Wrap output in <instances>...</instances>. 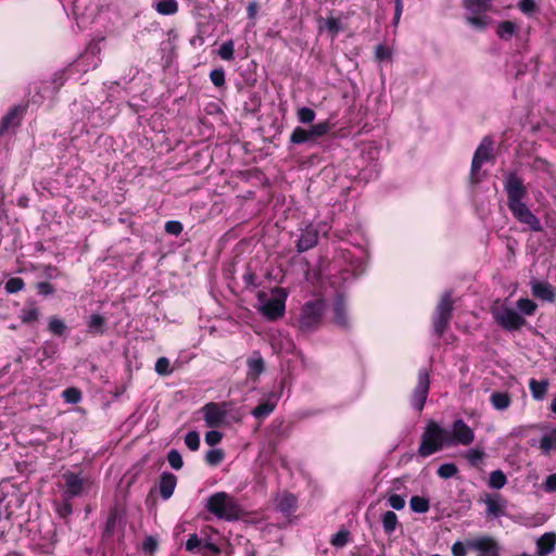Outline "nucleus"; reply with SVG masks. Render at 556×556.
I'll return each instance as SVG.
<instances>
[{"mask_svg": "<svg viewBox=\"0 0 556 556\" xmlns=\"http://www.w3.org/2000/svg\"><path fill=\"white\" fill-rule=\"evenodd\" d=\"M504 190L507 194V206L514 217L519 223L527 225L532 231H542L543 228L540 219L523 202L527 195V188L516 173L511 172L505 176Z\"/></svg>", "mask_w": 556, "mask_h": 556, "instance_id": "f257e3e1", "label": "nucleus"}, {"mask_svg": "<svg viewBox=\"0 0 556 556\" xmlns=\"http://www.w3.org/2000/svg\"><path fill=\"white\" fill-rule=\"evenodd\" d=\"M206 509L219 519L228 521L238 520L242 516V509L233 496L226 492L212 494L206 502Z\"/></svg>", "mask_w": 556, "mask_h": 556, "instance_id": "f03ea898", "label": "nucleus"}, {"mask_svg": "<svg viewBox=\"0 0 556 556\" xmlns=\"http://www.w3.org/2000/svg\"><path fill=\"white\" fill-rule=\"evenodd\" d=\"M447 446V431L438 422L431 420L421 435L418 455L422 458L428 457Z\"/></svg>", "mask_w": 556, "mask_h": 556, "instance_id": "7ed1b4c3", "label": "nucleus"}, {"mask_svg": "<svg viewBox=\"0 0 556 556\" xmlns=\"http://www.w3.org/2000/svg\"><path fill=\"white\" fill-rule=\"evenodd\" d=\"M326 303L321 299L306 302L301 308L298 320L300 330L307 333L318 329L323 321Z\"/></svg>", "mask_w": 556, "mask_h": 556, "instance_id": "20e7f679", "label": "nucleus"}, {"mask_svg": "<svg viewBox=\"0 0 556 556\" xmlns=\"http://www.w3.org/2000/svg\"><path fill=\"white\" fill-rule=\"evenodd\" d=\"M276 293H279L280 296H275L271 299H267V295L265 292L260 291L257 293V300L260 303V311L261 313L268 319L275 320L279 317H281L285 313V300H286V293L282 289L276 288L274 290Z\"/></svg>", "mask_w": 556, "mask_h": 556, "instance_id": "39448f33", "label": "nucleus"}, {"mask_svg": "<svg viewBox=\"0 0 556 556\" xmlns=\"http://www.w3.org/2000/svg\"><path fill=\"white\" fill-rule=\"evenodd\" d=\"M453 312L452 292L446 291L439 301L433 314V331L441 337L450 325Z\"/></svg>", "mask_w": 556, "mask_h": 556, "instance_id": "423d86ee", "label": "nucleus"}, {"mask_svg": "<svg viewBox=\"0 0 556 556\" xmlns=\"http://www.w3.org/2000/svg\"><path fill=\"white\" fill-rule=\"evenodd\" d=\"M430 390V377L427 368H420L417 375V383L410 394V406L420 413L426 404Z\"/></svg>", "mask_w": 556, "mask_h": 556, "instance_id": "0eeeda50", "label": "nucleus"}, {"mask_svg": "<svg viewBox=\"0 0 556 556\" xmlns=\"http://www.w3.org/2000/svg\"><path fill=\"white\" fill-rule=\"evenodd\" d=\"M330 130L329 122H321L311 126L308 129L295 127L290 136V142L293 144L308 143L313 144L315 141L327 135Z\"/></svg>", "mask_w": 556, "mask_h": 556, "instance_id": "6e6552de", "label": "nucleus"}, {"mask_svg": "<svg viewBox=\"0 0 556 556\" xmlns=\"http://www.w3.org/2000/svg\"><path fill=\"white\" fill-rule=\"evenodd\" d=\"M465 2L467 10L471 13L467 17L468 23L476 28L483 29L489 23L485 12L490 10L492 0H465Z\"/></svg>", "mask_w": 556, "mask_h": 556, "instance_id": "1a4fd4ad", "label": "nucleus"}, {"mask_svg": "<svg viewBox=\"0 0 556 556\" xmlns=\"http://www.w3.org/2000/svg\"><path fill=\"white\" fill-rule=\"evenodd\" d=\"M497 325L507 331H516L526 325V319L510 307H500L492 312Z\"/></svg>", "mask_w": 556, "mask_h": 556, "instance_id": "9d476101", "label": "nucleus"}, {"mask_svg": "<svg viewBox=\"0 0 556 556\" xmlns=\"http://www.w3.org/2000/svg\"><path fill=\"white\" fill-rule=\"evenodd\" d=\"M493 152V141L489 137L483 138L481 143L478 146V148L475 151L472 162H471V169H470V177L472 182H479V173L481 169V166L488 162Z\"/></svg>", "mask_w": 556, "mask_h": 556, "instance_id": "9b49d317", "label": "nucleus"}, {"mask_svg": "<svg viewBox=\"0 0 556 556\" xmlns=\"http://www.w3.org/2000/svg\"><path fill=\"white\" fill-rule=\"evenodd\" d=\"M475 440L473 430L463 420L456 419L452 426V434H447V446L470 445Z\"/></svg>", "mask_w": 556, "mask_h": 556, "instance_id": "f8f14e48", "label": "nucleus"}, {"mask_svg": "<svg viewBox=\"0 0 556 556\" xmlns=\"http://www.w3.org/2000/svg\"><path fill=\"white\" fill-rule=\"evenodd\" d=\"M226 406V403L210 402L201 408L205 425L208 428L219 427L224 422L227 415Z\"/></svg>", "mask_w": 556, "mask_h": 556, "instance_id": "ddd939ff", "label": "nucleus"}, {"mask_svg": "<svg viewBox=\"0 0 556 556\" xmlns=\"http://www.w3.org/2000/svg\"><path fill=\"white\" fill-rule=\"evenodd\" d=\"M469 548L479 552L478 556H500L496 543L490 538H478L467 542Z\"/></svg>", "mask_w": 556, "mask_h": 556, "instance_id": "4468645a", "label": "nucleus"}, {"mask_svg": "<svg viewBox=\"0 0 556 556\" xmlns=\"http://www.w3.org/2000/svg\"><path fill=\"white\" fill-rule=\"evenodd\" d=\"M318 242V232L313 226H307L301 233L296 248L299 252H305L314 248Z\"/></svg>", "mask_w": 556, "mask_h": 556, "instance_id": "2eb2a0df", "label": "nucleus"}, {"mask_svg": "<svg viewBox=\"0 0 556 556\" xmlns=\"http://www.w3.org/2000/svg\"><path fill=\"white\" fill-rule=\"evenodd\" d=\"M531 291L532 294L541 299L543 301L547 302H554L555 301V292L551 283L546 281H538L533 280L531 281Z\"/></svg>", "mask_w": 556, "mask_h": 556, "instance_id": "dca6fc26", "label": "nucleus"}, {"mask_svg": "<svg viewBox=\"0 0 556 556\" xmlns=\"http://www.w3.org/2000/svg\"><path fill=\"white\" fill-rule=\"evenodd\" d=\"M333 323L341 327H349V317L346 313V304L342 295H338L333 302Z\"/></svg>", "mask_w": 556, "mask_h": 556, "instance_id": "f3484780", "label": "nucleus"}, {"mask_svg": "<svg viewBox=\"0 0 556 556\" xmlns=\"http://www.w3.org/2000/svg\"><path fill=\"white\" fill-rule=\"evenodd\" d=\"M486 513L492 517H501L506 514V501L500 494L486 495L485 498Z\"/></svg>", "mask_w": 556, "mask_h": 556, "instance_id": "a211bd4d", "label": "nucleus"}, {"mask_svg": "<svg viewBox=\"0 0 556 556\" xmlns=\"http://www.w3.org/2000/svg\"><path fill=\"white\" fill-rule=\"evenodd\" d=\"M556 547V533L546 532L536 541V548L539 556H547L555 551Z\"/></svg>", "mask_w": 556, "mask_h": 556, "instance_id": "6ab92c4d", "label": "nucleus"}, {"mask_svg": "<svg viewBox=\"0 0 556 556\" xmlns=\"http://www.w3.org/2000/svg\"><path fill=\"white\" fill-rule=\"evenodd\" d=\"M66 494L71 497L77 496L83 492L84 479L74 472L64 473Z\"/></svg>", "mask_w": 556, "mask_h": 556, "instance_id": "aec40b11", "label": "nucleus"}, {"mask_svg": "<svg viewBox=\"0 0 556 556\" xmlns=\"http://www.w3.org/2000/svg\"><path fill=\"white\" fill-rule=\"evenodd\" d=\"M177 479L173 473H163L160 479V494L162 498L168 500L175 490Z\"/></svg>", "mask_w": 556, "mask_h": 556, "instance_id": "412c9836", "label": "nucleus"}, {"mask_svg": "<svg viewBox=\"0 0 556 556\" xmlns=\"http://www.w3.org/2000/svg\"><path fill=\"white\" fill-rule=\"evenodd\" d=\"M247 365H248V377H250L254 380H256L257 377L265 369V362L258 353H254L253 356L248 358Z\"/></svg>", "mask_w": 556, "mask_h": 556, "instance_id": "4be33fe9", "label": "nucleus"}, {"mask_svg": "<svg viewBox=\"0 0 556 556\" xmlns=\"http://www.w3.org/2000/svg\"><path fill=\"white\" fill-rule=\"evenodd\" d=\"M296 503V497L293 494L285 493L277 498L276 507L280 513L289 515L295 511Z\"/></svg>", "mask_w": 556, "mask_h": 556, "instance_id": "5701e85b", "label": "nucleus"}, {"mask_svg": "<svg viewBox=\"0 0 556 556\" xmlns=\"http://www.w3.org/2000/svg\"><path fill=\"white\" fill-rule=\"evenodd\" d=\"M22 109L18 106H15L11 109L1 119L0 122V135L4 134L7 130H9L10 127H14L18 124Z\"/></svg>", "mask_w": 556, "mask_h": 556, "instance_id": "b1692460", "label": "nucleus"}, {"mask_svg": "<svg viewBox=\"0 0 556 556\" xmlns=\"http://www.w3.org/2000/svg\"><path fill=\"white\" fill-rule=\"evenodd\" d=\"M153 8L161 15H174L178 11V2L176 0H157L153 3Z\"/></svg>", "mask_w": 556, "mask_h": 556, "instance_id": "393cba45", "label": "nucleus"}, {"mask_svg": "<svg viewBox=\"0 0 556 556\" xmlns=\"http://www.w3.org/2000/svg\"><path fill=\"white\" fill-rule=\"evenodd\" d=\"M529 388L532 394V397L536 401H541L544 399L547 389H548V381L547 380H535L531 379L529 381Z\"/></svg>", "mask_w": 556, "mask_h": 556, "instance_id": "a878e982", "label": "nucleus"}, {"mask_svg": "<svg viewBox=\"0 0 556 556\" xmlns=\"http://www.w3.org/2000/svg\"><path fill=\"white\" fill-rule=\"evenodd\" d=\"M106 320L100 314H92L88 320V331L94 334H103L105 332Z\"/></svg>", "mask_w": 556, "mask_h": 556, "instance_id": "bb28decb", "label": "nucleus"}, {"mask_svg": "<svg viewBox=\"0 0 556 556\" xmlns=\"http://www.w3.org/2000/svg\"><path fill=\"white\" fill-rule=\"evenodd\" d=\"M490 402L495 409L504 410L509 407L511 400L506 392H493Z\"/></svg>", "mask_w": 556, "mask_h": 556, "instance_id": "cd10ccee", "label": "nucleus"}, {"mask_svg": "<svg viewBox=\"0 0 556 556\" xmlns=\"http://www.w3.org/2000/svg\"><path fill=\"white\" fill-rule=\"evenodd\" d=\"M540 447L545 455L549 454L552 451H556V429L542 437Z\"/></svg>", "mask_w": 556, "mask_h": 556, "instance_id": "c85d7f7f", "label": "nucleus"}, {"mask_svg": "<svg viewBox=\"0 0 556 556\" xmlns=\"http://www.w3.org/2000/svg\"><path fill=\"white\" fill-rule=\"evenodd\" d=\"M409 507L414 513L425 514L429 510V500L422 496L414 495L409 500Z\"/></svg>", "mask_w": 556, "mask_h": 556, "instance_id": "c756f323", "label": "nucleus"}, {"mask_svg": "<svg viewBox=\"0 0 556 556\" xmlns=\"http://www.w3.org/2000/svg\"><path fill=\"white\" fill-rule=\"evenodd\" d=\"M516 31V24L511 21L501 22L497 26L496 34L501 39L509 40Z\"/></svg>", "mask_w": 556, "mask_h": 556, "instance_id": "7c9ffc66", "label": "nucleus"}, {"mask_svg": "<svg viewBox=\"0 0 556 556\" xmlns=\"http://www.w3.org/2000/svg\"><path fill=\"white\" fill-rule=\"evenodd\" d=\"M399 523L397 516L394 511L388 510L382 516V527L387 534H391L395 531Z\"/></svg>", "mask_w": 556, "mask_h": 556, "instance_id": "2f4dec72", "label": "nucleus"}, {"mask_svg": "<svg viewBox=\"0 0 556 556\" xmlns=\"http://www.w3.org/2000/svg\"><path fill=\"white\" fill-rule=\"evenodd\" d=\"M276 407V402L266 401L260 403L253 410L252 415L257 419L267 417Z\"/></svg>", "mask_w": 556, "mask_h": 556, "instance_id": "473e14b6", "label": "nucleus"}, {"mask_svg": "<svg viewBox=\"0 0 556 556\" xmlns=\"http://www.w3.org/2000/svg\"><path fill=\"white\" fill-rule=\"evenodd\" d=\"M507 483L505 473L497 469L490 473L489 486L492 489L500 490Z\"/></svg>", "mask_w": 556, "mask_h": 556, "instance_id": "72a5a7b5", "label": "nucleus"}, {"mask_svg": "<svg viewBox=\"0 0 556 556\" xmlns=\"http://www.w3.org/2000/svg\"><path fill=\"white\" fill-rule=\"evenodd\" d=\"M517 308L526 316H532L536 311V303L530 299H519L516 303Z\"/></svg>", "mask_w": 556, "mask_h": 556, "instance_id": "f704fd0d", "label": "nucleus"}, {"mask_svg": "<svg viewBox=\"0 0 556 556\" xmlns=\"http://www.w3.org/2000/svg\"><path fill=\"white\" fill-rule=\"evenodd\" d=\"M48 329L54 336H63L67 329L64 321L58 317H51L48 324Z\"/></svg>", "mask_w": 556, "mask_h": 556, "instance_id": "c9c22d12", "label": "nucleus"}, {"mask_svg": "<svg viewBox=\"0 0 556 556\" xmlns=\"http://www.w3.org/2000/svg\"><path fill=\"white\" fill-rule=\"evenodd\" d=\"M349 536H350V532L345 529H342L331 536L330 543L334 547L342 548L348 544Z\"/></svg>", "mask_w": 556, "mask_h": 556, "instance_id": "e433bc0d", "label": "nucleus"}, {"mask_svg": "<svg viewBox=\"0 0 556 556\" xmlns=\"http://www.w3.org/2000/svg\"><path fill=\"white\" fill-rule=\"evenodd\" d=\"M224 457H225V453H224L223 450H220V448H213V450H210V451L206 452V454H205V462L208 465H211V466H216L219 463H222Z\"/></svg>", "mask_w": 556, "mask_h": 556, "instance_id": "4c0bfd02", "label": "nucleus"}, {"mask_svg": "<svg viewBox=\"0 0 556 556\" xmlns=\"http://www.w3.org/2000/svg\"><path fill=\"white\" fill-rule=\"evenodd\" d=\"M40 311L36 306L25 307L22 309V321L25 324L35 323L38 320Z\"/></svg>", "mask_w": 556, "mask_h": 556, "instance_id": "58836bf2", "label": "nucleus"}, {"mask_svg": "<svg viewBox=\"0 0 556 556\" xmlns=\"http://www.w3.org/2000/svg\"><path fill=\"white\" fill-rule=\"evenodd\" d=\"M457 472L458 469L456 465L453 463L443 464L437 470L438 476L442 479H450L454 477Z\"/></svg>", "mask_w": 556, "mask_h": 556, "instance_id": "ea45409f", "label": "nucleus"}, {"mask_svg": "<svg viewBox=\"0 0 556 556\" xmlns=\"http://www.w3.org/2000/svg\"><path fill=\"white\" fill-rule=\"evenodd\" d=\"M484 452L478 448H470L466 453V458L468 463L473 467H478L479 464L482 462Z\"/></svg>", "mask_w": 556, "mask_h": 556, "instance_id": "a19ab883", "label": "nucleus"}, {"mask_svg": "<svg viewBox=\"0 0 556 556\" xmlns=\"http://www.w3.org/2000/svg\"><path fill=\"white\" fill-rule=\"evenodd\" d=\"M24 280L20 277L10 278L4 286V289L8 293H16L24 288Z\"/></svg>", "mask_w": 556, "mask_h": 556, "instance_id": "79ce46f5", "label": "nucleus"}, {"mask_svg": "<svg viewBox=\"0 0 556 556\" xmlns=\"http://www.w3.org/2000/svg\"><path fill=\"white\" fill-rule=\"evenodd\" d=\"M233 42L231 40L222 43L218 49V55L226 61H230L233 59Z\"/></svg>", "mask_w": 556, "mask_h": 556, "instance_id": "37998d69", "label": "nucleus"}, {"mask_svg": "<svg viewBox=\"0 0 556 556\" xmlns=\"http://www.w3.org/2000/svg\"><path fill=\"white\" fill-rule=\"evenodd\" d=\"M185 443L191 451H198L200 447V434L197 431H189L185 435Z\"/></svg>", "mask_w": 556, "mask_h": 556, "instance_id": "c03bdc74", "label": "nucleus"}, {"mask_svg": "<svg viewBox=\"0 0 556 556\" xmlns=\"http://www.w3.org/2000/svg\"><path fill=\"white\" fill-rule=\"evenodd\" d=\"M63 399L65 402L71 404H76L81 400V393L76 388H67L62 393Z\"/></svg>", "mask_w": 556, "mask_h": 556, "instance_id": "a18cd8bd", "label": "nucleus"}, {"mask_svg": "<svg viewBox=\"0 0 556 556\" xmlns=\"http://www.w3.org/2000/svg\"><path fill=\"white\" fill-rule=\"evenodd\" d=\"M167 460H168L170 467L175 470H179L184 465L182 457L177 450H170L168 452Z\"/></svg>", "mask_w": 556, "mask_h": 556, "instance_id": "49530a36", "label": "nucleus"}, {"mask_svg": "<svg viewBox=\"0 0 556 556\" xmlns=\"http://www.w3.org/2000/svg\"><path fill=\"white\" fill-rule=\"evenodd\" d=\"M518 8L526 15H532L539 10L535 0H520Z\"/></svg>", "mask_w": 556, "mask_h": 556, "instance_id": "de8ad7c7", "label": "nucleus"}, {"mask_svg": "<svg viewBox=\"0 0 556 556\" xmlns=\"http://www.w3.org/2000/svg\"><path fill=\"white\" fill-rule=\"evenodd\" d=\"M315 116H316V114H315L314 110L306 108V106L301 108L298 111V118L303 124L312 123L315 119Z\"/></svg>", "mask_w": 556, "mask_h": 556, "instance_id": "09e8293b", "label": "nucleus"}, {"mask_svg": "<svg viewBox=\"0 0 556 556\" xmlns=\"http://www.w3.org/2000/svg\"><path fill=\"white\" fill-rule=\"evenodd\" d=\"M154 368L161 376H167L172 372V369L169 368V361L166 357L157 358Z\"/></svg>", "mask_w": 556, "mask_h": 556, "instance_id": "8fccbe9b", "label": "nucleus"}, {"mask_svg": "<svg viewBox=\"0 0 556 556\" xmlns=\"http://www.w3.org/2000/svg\"><path fill=\"white\" fill-rule=\"evenodd\" d=\"M210 79L215 87L225 85V72L223 68H215L210 73Z\"/></svg>", "mask_w": 556, "mask_h": 556, "instance_id": "3c124183", "label": "nucleus"}, {"mask_svg": "<svg viewBox=\"0 0 556 556\" xmlns=\"http://www.w3.org/2000/svg\"><path fill=\"white\" fill-rule=\"evenodd\" d=\"M223 439V433L217 430H211L205 434V442L207 445L214 446Z\"/></svg>", "mask_w": 556, "mask_h": 556, "instance_id": "603ef678", "label": "nucleus"}, {"mask_svg": "<svg viewBox=\"0 0 556 556\" xmlns=\"http://www.w3.org/2000/svg\"><path fill=\"white\" fill-rule=\"evenodd\" d=\"M389 505L396 510H401L405 507V500L399 494H392L388 498Z\"/></svg>", "mask_w": 556, "mask_h": 556, "instance_id": "864d4df0", "label": "nucleus"}, {"mask_svg": "<svg viewBox=\"0 0 556 556\" xmlns=\"http://www.w3.org/2000/svg\"><path fill=\"white\" fill-rule=\"evenodd\" d=\"M165 230L167 233L178 236L182 231V225L180 222H177V220H168L165 224Z\"/></svg>", "mask_w": 556, "mask_h": 556, "instance_id": "5fc2aeb1", "label": "nucleus"}, {"mask_svg": "<svg viewBox=\"0 0 556 556\" xmlns=\"http://www.w3.org/2000/svg\"><path fill=\"white\" fill-rule=\"evenodd\" d=\"M37 291L41 295H51L54 293V287L46 281H40L37 283Z\"/></svg>", "mask_w": 556, "mask_h": 556, "instance_id": "6e6d98bb", "label": "nucleus"}, {"mask_svg": "<svg viewBox=\"0 0 556 556\" xmlns=\"http://www.w3.org/2000/svg\"><path fill=\"white\" fill-rule=\"evenodd\" d=\"M468 547L467 544L465 545L463 542L457 541L452 545V554L453 556H466Z\"/></svg>", "mask_w": 556, "mask_h": 556, "instance_id": "4d7b16f0", "label": "nucleus"}, {"mask_svg": "<svg viewBox=\"0 0 556 556\" xmlns=\"http://www.w3.org/2000/svg\"><path fill=\"white\" fill-rule=\"evenodd\" d=\"M201 545V540L197 534H191L186 542V549L194 553V551Z\"/></svg>", "mask_w": 556, "mask_h": 556, "instance_id": "13d9d810", "label": "nucleus"}, {"mask_svg": "<svg viewBox=\"0 0 556 556\" xmlns=\"http://www.w3.org/2000/svg\"><path fill=\"white\" fill-rule=\"evenodd\" d=\"M116 520H117V516L115 513H111L106 519V522H105V529H104V533L106 535H110L114 529H115V526H116Z\"/></svg>", "mask_w": 556, "mask_h": 556, "instance_id": "bf43d9fd", "label": "nucleus"}, {"mask_svg": "<svg viewBox=\"0 0 556 556\" xmlns=\"http://www.w3.org/2000/svg\"><path fill=\"white\" fill-rule=\"evenodd\" d=\"M157 547V542L154 538L148 536L142 543V549L146 553H153Z\"/></svg>", "mask_w": 556, "mask_h": 556, "instance_id": "052dcab7", "label": "nucleus"}, {"mask_svg": "<svg viewBox=\"0 0 556 556\" xmlns=\"http://www.w3.org/2000/svg\"><path fill=\"white\" fill-rule=\"evenodd\" d=\"M543 488L548 493L556 491V473H552L546 478Z\"/></svg>", "mask_w": 556, "mask_h": 556, "instance_id": "680f3d73", "label": "nucleus"}, {"mask_svg": "<svg viewBox=\"0 0 556 556\" xmlns=\"http://www.w3.org/2000/svg\"><path fill=\"white\" fill-rule=\"evenodd\" d=\"M391 52L388 48L382 45H378L376 48V58L380 61L389 59Z\"/></svg>", "mask_w": 556, "mask_h": 556, "instance_id": "e2e57ef3", "label": "nucleus"}, {"mask_svg": "<svg viewBox=\"0 0 556 556\" xmlns=\"http://www.w3.org/2000/svg\"><path fill=\"white\" fill-rule=\"evenodd\" d=\"M403 11L402 0H395V12L393 17V23L396 25L401 18V14Z\"/></svg>", "mask_w": 556, "mask_h": 556, "instance_id": "0e129e2a", "label": "nucleus"}, {"mask_svg": "<svg viewBox=\"0 0 556 556\" xmlns=\"http://www.w3.org/2000/svg\"><path fill=\"white\" fill-rule=\"evenodd\" d=\"M243 280L245 282L247 286H253V287H256V275L252 271H247L244 275H243Z\"/></svg>", "mask_w": 556, "mask_h": 556, "instance_id": "69168bd1", "label": "nucleus"}, {"mask_svg": "<svg viewBox=\"0 0 556 556\" xmlns=\"http://www.w3.org/2000/svg\"><path fill=\"white\" fill-rule=\"evenodd\" d=\"M258 5L256 2H250L247 8V13L249 18H254L257 13Z\"/></svg>", "mask_w": 556, "mask_h": 556, "instance_id": "338daca9", "label": "nucleus"}, {"mask_svg": "<svg viewBox=\"0 0 556 556\" xmlns=\"http://www.w3.org/2000/svg\"><path fill=\"white\" fill-rule=\"evenodd\" d=\"M53 84H55V88H59V87H61L64 84L63 74L62 73L55 75V78L53 79Z\"/></svg>", "mask_w": 556, "mask_h": 556, "instance_id": "774afa93", "label": "nucleus"}]
</instances>
